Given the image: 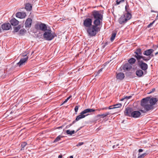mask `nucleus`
Segmentation results:
<instances>
[{"instance_id":"f257e3e1","label":"nucleus","mask_w":158,"mask_h":158,"mask_svg":"<svg viewBox=\"0 0 158 158\" xmlns=\"http://www.w3.org/2000/svg\"><path fill=\"white\" fill-rule=\"evenodd\" d=\"M158 101L157 98L149 97L143 98L141 101V108L139 111L143 113H146L150 110L153 109V105L155 104Z\"/></svg>"},{"instance_id":"f03ea898","label":"nucleus","mask_w":158,"mask_h":158,"mask_svg":"<svg viewBox=\"0 0 158 158\" xmlns=\"http://www.w3.org/2000/svg\"><path fill=\"white\" fill-rule=\"evenodd\" d=\"M91 16L95 19L93 22V27L91 28L92 31L96 32L98 30H100L101 21L103 19V15L101 13V10H93L91 13Z\"/></svg>"},{"instance_id":"7ed1b4c3","label":"nucleus","mask_w":158,"mask_h":158,"mask_svg":"<svg viewBox=\"0 0 158 158\" xmlns=\"http://www.w3.org/2000/svg\"><path fill=\"white\" fill-rule=\"evenodd\" d=\"M92 19L90 18H87L83 21V24L85 27H87L86 29L87 33L89 35L91 36H95L97 33L100 30H98L94 33L92 31V29L91 28L93 27L92 25Z\"/></svg>"},{"instance_id":"20e7f679","label":"nucleus","mask_w":158,"mask_h":158,"mask_svg":"<svg viewBox=\"0 0 158 158\" xmlns=\"http://www.w3.org/2000/svg\"><path fill=\"white\" fill-rule=\"evenodd\" d=\"M56 35L54 33H52V31L48 29L43 34L44 38L48 40H52Z\"/></svg>"},{"instance_id":"39448f33","label":"nucleus","mask_w":158,"mask_h":158,"mask_svg":"<svg viewBox=\"0 0 158 158\" xmlns=\"http://www.w3.org/2000/svg\"><path fill=\"white\" fill-rule=\"evenodd\" d=\"M131 17L129 15L125 14L122 15L118 19V22L120 24L126 23L128 20L131 19Z\"/></svg>"},{"instance_id":"423d86ee","label":"nucleus","mask_w":158,"mask_h":158,"mask_svg":"<svg viewBox=\"0 0 158 158\" xmlns=\"http://www.w3.org/2000/svg\"><path fill=\"white\" fill-rule=\"evenodd\" d=\"M35 28L37 30H40L45 32L48 30L46 25L41 23L40 24H37L35 25Z\"/></svg>"},{"instance_id":"0eeeda50","label":"nucleus","mask_w":158,"mask_h":158,"mask_svg":"<svg viewBox=\"0 0 158 158\" xmlns=\"http://www.w3.org/2000/svg\"><path fill=\"white\" fill-rule=\"evenodd\" d=\"M139 66L143 71L146 70L148 68V64L142 60H137Z\"/></svg>"},{"instance_id":"6e6552de","label":"nucleus","mask_w":158,"mask_h":158,"mask_svg":"<svg viewBox=\"0 0 158 158\" xmlns=\"http://www.w3.org/2000/svg\"><path fill=\"white\" fill-rule=\"evenodd\" d=\"M97 110L94 109H93L88 108L86 109L83 111L81 112V114L85 116V117L89 114V113H91L92 112H94Z\"/></svg>"},{"instance_id":"1a4fd4ad","label":"nucleus","mask_w":158,"mask_h":158,"mask_svg":"<svg viewBox=\"0 0 158 158\" xmlns=\"http://www.w3.org/2000/svg\"><path fill=\"white\" fill-rule=\"evenodd\" d=\"M23 56L24 57L23 58H21L19 62L17 63V64L20 66L23 65L24 63L26 62L27 60L28 56H27V55H24Z\"/></svg>"},{"instance_id":"9d476101","label":"nucleus","mask_w":158,"mask_h":158,"mask_svg":"<svg viewBox=\"0 0 158 158\" xmlns=\"http://www.w3.org/2000/svg\"><path fill=\"white\" fill-rule=\"evenodd\" d=\"M133 112V110L132 108L130 107H127L126 108L124 112L125 115L131 117Z\"/></svg>"},{"instance_id":"9b49d317","label":"nucleus","mask_w":158,"mask_h":158,"mask_svg":"<svg viewBox=\"0 0 158 158\" xmlns=\"http://www.w3.org/2000/svg\"><path fill=\"white\" fill-rule=\"evenodd\" d=\"M2 28L3 30H7L11 28L10 24L9 23H4L2 25Z\"/></svg>"},{"instance_id":"f8f14e48","label":"nucleus","mask_w":158,"mask_h":158,"mask_svg":"<svg viewBox=\"0 0 158 158\" xmlns=\"http://www.w3.org/2000/svg\"><path fill=\"white\" fill-rule=\"evenodd\" d=\"M32 20L30 18H28L26 20L25 23V26L26 27L30 28L31 26Z\"/></svg>"},{"instance_id":"ddd939ff","label":"nucleus","mask_w":158,"mask_h":158,"mask_svg":"<svg viewBox=\"0 0 158 158\" xmlns=\"http://www.w3.org/2000/svg\"><path fill=\"white\" fill-rule=\"evenodd\" d=\"M85 117V116L83 114H81V112L80 113V114L77 116L75 120H74L72 124H70V125H72V124L74 123L76 121H78L80 119L84 118Z\"/></svg>"},{"instance_id":"4468645a","label":"nucleus","mask_w":158,"mask_h":158,"mask_svg":"<svg viewBox=\"0 0 158 158\" xmlns=\"http://www.w3.org/2000/svg\"><path fill=\"white\" fill-rule=\"evenodd\" d=\"M16 17L17 18L23 19L26 16V13L23 12H18L16 14Z\"/></svg>"},{"instance_id":"2eb2a0df","label":"nucleus","mask_w":158,"mask_h":158,"mask_svg":"<svg viewBox=\"0 0 158 158\" xmlns=\"http://www.w3.org/2000/svg\"><path fill=\"white\" fill-rule=\"evenodd\" d=\"M123 68L124 70L129 71L131 69L132 65L131 64L127 63L123 66Z\"/></svg>"},{"instance_id":"dca6fc26","label":"nucleus","mask_w":158,"mask_h":158,"mask_svg":"<svg viewBox=\"0 0 158 158\" xmlns=\"http://www.w3.org/2000/svg\"><path fill=\"white\" fill-rule=\"evenodd\" d=\"M131 117L134 118H139L141 114V113L138 111H133Z\"/></svg>"},{"instance_id":"f3484780","label":"nucleus","mask_w":158,"mask_h":158,"mask_svg":"<svg viewBox=\"0 0 158 158\" xmlns=\"http://www.w3.org/2000/svg\"><path fill=\"white\" fill-rule=\"evenodd\" d=\"M134 53L136 54L134 56V57L137 59V57L138 56H142V52H141V49L140 48H138L136 49L135 51L134 52Z\"/></svg>"},{"instance_id":"a211bd4d","label":"nucleus","mask_w":158,"mask_h":158,"mask_svg":"<svg viewBox=\"0 0 158 158\" xmlns=\"http://www.w3.org/2000/svg\"><path fill=\"white\" fill-rule=\"evenodd\" d=\"M154 51V50L152 49L146 50L143 52V54L144 55L149 56V55H150Z\"/></svg>"},{"instance_id":"6ab92c4d","label":"nucleus","mask_w":158,"mask_h":158,"mask_svg":"<svg viewBox=\"0 0 158 158\" xmlns=\"http://www.w3.org/2000/svg\"><path fill=\"white\" fill-rule=\"evenodd\" d=\"M125 11L126 12V13H125V15H129L131 16V17L132 16V15L131 14V10L129 8V6L128 4H127L125 7Z\"/></svg>"},{"instance_id":"aec40b11","label":"nucleus","mask_w":158,"mask_h":158,"mask_svg":"<svg viewBox=\"0 0 158 158\" xmlns=\"http://www.w3.org/2000/svg\"><path fill=\"white\" fill-rule=\"evenodd\" d=\"M137 58V60H140V59H142L143 60L145 61H147L150 59V57H148L146 58V57L143 56H138Z\"/></svg>"},{"instance_id":"412c9836","label":"nucleus","mask_w":158,"mask_h":158,"mask_svg":"<svg viewBox=\"0 0 158 158\" xmlns=\"http://www.w3.org/2000/svg\"><path fill=\"white\" fill-rule=\"evenodd\" d=\"M124 74L123 73H119L117 74L116 78L117 79L123 80L124 77Z\"/></svg>"},{"instance_id":"4be33fe9","label":"nucleus","mask_w":158,"mask_h":158,"mask_svg":"<svg viewBox=\"0 0 158 158\" xmlns=\"http://www.w3.org/2000/svg\"><path fill=\"white\" fill-rule=\"evenodd\" d=\"M10 23L12 26H15L18 25L19 23V21L15 19L14 18L11 20L10 21Z\"/></svg>"},{"instance_id":"5701e85b","label":"nucleus","mask_w":158,"mask_h":158,"mask_svg":"<svg viewBox=\"0 0 158 158\" xmlns=\"http://www.w3.org/2000/svg\"><path fill=\"white\" fill-rule=\"evenodd\" d=\"M136 74L138 77H140L143 76V72L142 70L139 69L136 71Z\"/></svg>"},{"instance_id":"b1692460","label":"nucleus","mask_w":158,"mask_h":158,"mask_svg":"<svg viewBox=\"0 0 158 158\" xmlns=\"http://www.w3.org/2000/svg\"><path fill=\"white\" fill-rule=\"evenodd\" d=\"M25 8L27 10L30 11L32 9V6L30 4L27 3L25 5Z\"/></svg>"},{"instance_id":"393cba45","label":"nucleus","mask_w":158,"mask_h":158,"mask_svg":"<svg viewBox=\"0 0 158 158\" xmlns=\"http://www.w3.org/2000/svg\"><path fill=\"white\" fill-rule=\"evenodd\" d=\"M136 61L135 59L133 58H131L128 60V63L131 64H134Z\"/></svg>"},{"instance_id":"a878e982","label":"nucleus","mask_w":158,"mask_h":158,"mask_svg":"<svg viewBox=\"0 0 158 158\" xmlns=\"http://www.w3.org/2000/svg\"><path fill=\"white\" fill-rule=\"evenodd\" d=\"M63 136L59 135L53 141V143H56L61 140V138H63Z\"/></svg>"},{"instance_id":"bb28decb","label":"nucleus","mask_w":158,"mask_h":158,"mask_svg":"<svg viewBox=\"0 0 158 158\" xmlns=\"http://www.w3.org/2000/svg\"><path fill=\"white\" fill-rule=\"evenodd\" d=\"M116 35V33L115 32H113L110 38V40L112 42L113 41Z\"/></svg>"},{"instance_id":"cd10ccee","label":"nucleus","mask_w":158,"mask_h":158,"mask_svg":"<svg viewBox=\"0 0 158 158\" xmlns=\"http://www.w3.org/2000/svg\"><path fill=\"white\" fill-rule=\"evenodd\" d=\"M66 132L67 134L70 135H71L75 133V132L74 130H72V131H71L69 130H67L66 131Z\"/></svg>"},{"instance_id":"c85d7f7f","label":"nucleus","mask_w":158,"mask_h":158,"mask_svg":"<svg viewBox=\"0 0 158 158\" xmlns=\"http://www.w3.org/2000/svg\"><path fill=\"white\" fill-rule=\"evenodd\" d=\"M110 114L109 112H106L104 114H99L98 115V116H102V118H104V117H106L108 115Z\"/></svg>"},{"instance_id":"c756f323","label":"nucleus","mask_w":158,"mask_h":158,"mask_svg":"<svg viewBox=\"0 0 158 158\" xmlns=\"http://www.w3.org/2000/svg\"><path fill=\"white\" fill-rule=\"evenodd\" d=\"M21 27L20 25H19L17 27H15L14 28V31H13V32H17L20 29Z\"/></svg>"},{"instance_id":"7c9ffc66","label":"nucleus","mask_w":158,"mask_h":158,"mask_svg":"<svg viewBox=\"0 0 158 158\" xmlns=\"http://www.w3.org/2000/svg\"><path fill=\"white\" fill-rule=\"evenodd\" d=\"M122 106V104L121 103L116 104L113 105L114 108V109L121 107Z\"/></svg>"},{"instance_id":"2f4dec72","label":"nucleus","mask_w":158,"mask_h":158,"mask_svg":"<svg viewBox=\"0 0 158 158\" xmlns=\"http://www.w3.org/2000/svg\"><path fill=\"white\" fill-rule=\"evenodd\" d=\"M27 145V143L26 142H23L22 143L21 146L22 147L21 150H23L24 147Z\"/></svg>"},{"instance_id":"473e14b6","label":"nucleus","mask_w":158,"mask_h":158,"mask_svg":"<svg viewBox=\"0 0 158 158\" xmlns=\"http://www.w3.org/2000/svg\"><path fill=\"white\" fill-rule=\"evenodd\" d=\"M147 154L146 153H144L140 155H139V156L138 158H143L147 155Z\"/></svg>"},{"instance_id":"72a5a7b5","label":"nucleus","mask_w":158,"mask_h":158,"mask_svg":"<svg viewBox=\"0 0 158 158\" xmlns=\"http://www.w3.org/2000/svg\"><path fill=\"white\" fill-rule=\"evenodd\" d=\"M26 31V30L23 29H22L20 30L19 33L20 34H23Z\"/></svg>"},{"instance_id":"f704fd0d","label":"nucleus","mask_w":158,"mask_h":158,"mask_svg":"<svg viewBox=\"0 0 158 158\" xmlns=\"http://www.w3.org/2000/svg\"><path fill=\"white\" fill-rule=\"evenodd\" d=\"M124 1V0H117L116 4L118 5L122 2H123Z\"/></svg>"},{"instance_id":"c9c22d12","label":"nucleus","mask_w":158,"mask_h":158,"mask_svg":"<svg viewBox=\"0 0 158 158\" xmlns=\"http://www.w3.org/2000/svg\"><path fill=\"white\" fill-rule=\"evenodd\" d=\"M79 106H75V107L74 110H75V111L76 112H77L78 108Z\"/></svg>"},{"instance_id":"e433bc0d","label":"nucleus","mask_w":158,"mask_h":158,"mask_svg":"<svg viewBox=\"0 0 158 158\" xmlns=\"http://www.w3.org/2000/svg\"><path fill=\"white\" fill-rule=\"evenodd\" d=\"M155 22V20L153 21L152 23H150L148 26V27L149 28L150 27L152 24L154 23Z\"/></svg>"},{"instance_id":"4c0bfd02","label":"nucleus","mask_w":158,"mask_h":158,"mask_svg":"<svg viewBox=\"0 0 158 158\" xmlns=\"http://www.w3.org/2000/svg\"><path fill=\"white\" fill-rule=\"evenodd\" d=\"M84 143L83 142H80V143H79L78 144H77L76 145V146L78 147L79 146H80L83 145V144H84Z\"/></svg>"},{"instance_id":"58836bf2","label":"nucleus","mask_w":158,"mask_h":158,"mask_svg":"<svg viewBox=\"0 0 158 158\" xmlns=\"http://www.w3.org/2000/svg\"><path fill=\"white\" fill-rule=\"evenodd\" d=\"M156 89L155 88L152 89L151 90H150L149 94L151 93H152L154 92L155 91Z\"/></svg>"},{"instance_id":"ea45409f","label":"nucleus","mask_w":158,"mask_h":158,"mask_svg":"<svg viewBox=\"0 0 158 158\" xmlns=\"http://www.w3.org/2000/svg\"><path fill=\"white\" fill-rule=\"evenodd\" d=\"M131 97H132V96H126L125 97H124V99H130L131 98Z\"/></svg>"},{"instance_id":"a19ab883","label":"nucleus","mask_w":158,"mask_h":158,"mask_svg":"<svg viewBox=\"0 0 158 158\" xmlns=\"http://www.w3.org/2000/svg\"><path fill=\"white\" fill-rule=\"evenodd\" d=\"M119 146V144H116V145H114L113 146V148H116V147H117L118 146Z\"/></svg>"},{"instance_id":"79ce46f5","label":"nucleus","mask_w":158,"mask_h":158,"mask_svg":"<svg viewBox=\"0 0 158 158\" xmlns=\"http://www.w3.org/2000/svg\"><path fill=\"white\" fill-rule=\"evenodd\" d=\"M108 108H109V109H114V108L113 105L110 106Z\"/></svg>"},{"instance_id":"37998d69","label":"nucleus","mask_w":158,"mask_h":158,"mask_svg":"<svg viewBox=\"0 0 158 158\" xmlns=\"http://www.w3.org/2000/svg\"><path fill=\"white\" fill-rule=\"evenodd\" d=\"M154 56V55H153V54H151L150 55H149V56H148V57H150V59H151V58L152 57H153Z\"/></svg>"},{"instance_id":"c03bdc74","label":"nucleus","mask_w":158,"mask_h":158,"mask_svg":"<svg viewBox=\"0 0 158 158\" xmlns=\"http://www.w3.org/2000/svg\"><path fill=\"white\" fill-rule=\"evenodd\" d=\"M157 48H158V45L156 46V49H157ZM158 54V51L155 53V55L156 56V55Z\"/></svg>"},{"instance_id":"a18cd8bd","label":"nucleus","mask_w":158,"mask_h":158,"mask_svg":"<svg viewBox=\"0 0 158 158\" xmlns=\"http://www.w3.org/2000/svg\"><path fill=\"white\" fill-rule=\"evenodd\" d=\"M143 150L141 149H139L138 150V151L139 152H143Z\"/></svg>"},{"instance_id":"49530a36","label":"nucleus","mask_w":158,"mask_h":158,"mask_svg":"<svg viewBox=\"0 0 158 158\" xmlns=\"http://www.w3.org/2000/svg\"><path fill=\"white\" fill-rule=\"evenodd\" d=\"M68 100L66 99L64 101V102L62 104V105H63V104H64L66 103L67 101H68Z\"/></svg>"},{"instance_id":"de8ad7c7","label":"nucleus","mask_w":158,"mask_h":158,"mask_svg":"<svg viewBox=\"0 0 158 158\" xmlns=\"http://www.w3.org/2000/svg\"><path fill=\"white\" fill-rule=\"evenodd\" d=\"M102 68L101 69H100V70H99L98 71V73H100V72H101L102 70Z\"/></svg>"},{"instance_id":"09e8293b","label":"nucleus","mask_w":158,"mask_h":158,"mask_svg":"<svg viewBox=\"0 0 158 158\" xmlns=\"http://www.w3.org/2000/svg\"><path fill=\"white\" fill-rule=\"evenodd\" d=\"M62 155H60L58 156V158H62Z\"/></svg>"},{"instance_id":"8fccbe9b","label":"nucleus","mask_w":158,"mask_h":158,"mask_svg":"<svg viewBox=\"0 0 158 158\" xmlns=\"http://www.w3.org/2000/svg\"><path fill=\"white\" fill-rule=\"evenodd\" d=\"M72 97L71 96H70L68 98H67V99L68 100L71 97Z\"/></svg>"},{"instance_id":"3c124183","label":"nucleus","mask_w":158,"mask_h":158,"mask_svg":"<svg viewBox=\"0 0 158 158\" xmlns=\"http://www.w3.org/2000/svg\"><path fill=\"white\" fill-rule=\"evenodd\" d=\"M107 109V107H106V108H103L102 109V110H104V109Z\"/></svg>"},{"instance_id":"603ef678","label":"nucleus","mask_w":158,"mask_h":158,"mask_svg":"<svg viewBox=\"0 0 158 158\" xmlns=\"http://www.w3.org/2000/svg\"><path fill=\"white\" fill-rule=\"evenodd\" d=\"M69 158H73V156H70Z\"/></svg>"},{"instance_id":"864d4df0","label":"nucleus","mask_w":158,"mask_h":158,"mask_svg":"<svg viewBox=\"0 0 158 158\" xmlns=\"http://www.w3.org/2000/svg\"><path fill=\"white\" fill-rule=\"evenodd\" d=\"M158 19V17H157V16H156L155 20H157Z\"/></svg>"},{"instance_id":"5fc2aeb1","label":"nucleus","mask_w":158,"mask_h":158,"mask_svg":"<svg viewBox=\"0 0 158 158\" xmlns=\"http://www.w3.org/2000/svg\"><path fill=\"white\" fill-rule=\"evenodd\" d=\"M151 11L152 12H154L153 10H151Z\"/></svg>"},{"instance_id":"6e6d98bb","label":"nucleus","mask_w":158,"mask_h":158,"mask_svg":"<svg viewBox=\"0 0 158 158\" xmlns=\"http://www.w3.org/2000/svg\"><path fill=\"white\" fill-rule=\"evenodd\" d=\"M80 129H79L77 130V131H79Z\"/></svg>"},{"instance_id":"4d7b16f0","label":"nucleus","mask_w":158,"mask_h":158,"mask_svg":"<svg viewBox=\"0 0 158 158\" xmlns=\"http://www.w3.org/2000/svg\"><path fill=\"white\" fill-rule=\"evenodd\" d=\"M157 17H158V14H157Z\"/></svg>"},{"instance_id":"13d9d810","label":"nucleus","mask_w":158,"mask_h":158,"mask_svg":"<svg viewBox=\"0 0 158 158\" xmlns=\"http://www.w3.org/2000/svg\"><path fill=\"white\" fill-rule=\"evenodd\" d=\"M123 99H121V101H122V100H123Z\"/></svg>"},{"instance_id":"bf43d9fd","label":"nucleus","mask_w":158,"mask_h":158,"mask_svg":"<svg viewBox=\"0 0 158 158\" xmlns=\"http://www.w3.org/2000/svg\"><path fill=\"white\" fill-rule=\"evenodd\" d=\"M59 128H61V127H59Z\"/></svg>"}]
</instances>
